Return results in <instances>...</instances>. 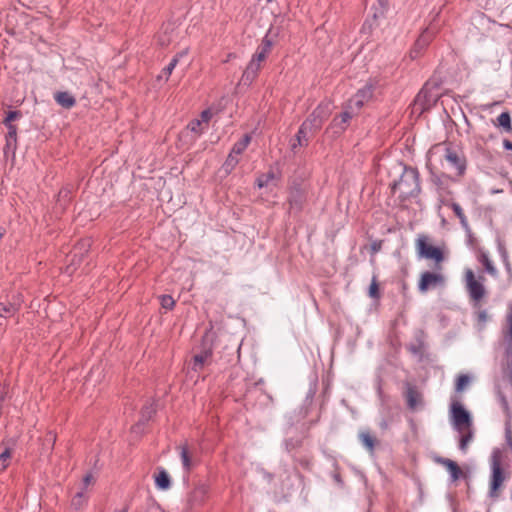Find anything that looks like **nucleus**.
Returning a JSON list of instances; mask_svg holds the SVG:
<instances>
[{
  "mask_svg": "<svg viewBox=\"0 0 512 512\" xmlns=\"http://www.w3.org/2000/svg\"><path fill=\"white\" fill-rule=\"evenodd\" d=\"M507 332L505 334V340L509 346V348H512V309L507 315Z\"/></svg>",
  "mask_w": 512,
  "mask_h": 512,
  "instance_id": "obj_35",
  "label": "nucleus"
},
{
  "mask_svg": "<svg viewBox=\"0 0 512 512\" xmlns=\"http://www.w3.org/2000/svg\"><path fill=\"white\" fill-rule=\"evenodd\" d=\"M381 247H382L381 241H375L371 244V252L373 254H375L381 250Z\"/></svg>",
  "mask_w": 512,
  "mask_h": 512,
  "instance_id": "obj_49",
  "label": "nucleus"
},
{
  "mask_svg": "<svg viewBox=\"0 0 512 512\" xmlns=\"http://www.w3.org/2000/svg\"><path fill=\"white\" fill-rule=\"evenodd\" d=\"M373 96V85L366 84L359 89L356 94L350 99V108L360 109L367 103Z\"/></svg>",
  "mask_w": 512,
  "mask_h": 512,
  "instance_id": "obj_11",
  "label": "nucleus"
},
{
  "mask_svg": "<svg viewBox=\"0 0 512 512\" xmlns=\"http://www.w3.org/2000/svg\"><path fill=\"white\" fill-rule=\"evenodd\" d=\"M95 479L92 475V473H87L84 477H83V488L82 490L85 491V489L92 483H94Z\"/></svg>",
  "mask_w": 512,
  "mask_h": 512,
  "instance_id": "obj_45",
  "label": "nucleus"
},
{
  "mask_svg": "<svg viewBox=\"0 0 512 512\" xmlns=\"http://www.w3.org/2000/svg\"><path fill=\"white\" fill-rule=\"evenodd\" d=\"M459 433V449L462 453H466L468 445L473 441L474 429L473 427L462 430Z\"/></svg>",
  "mask_w": 512,
  "mask_h": 512,
  "instance_id": "obj_23",
  "label": "nucleus"
},
{
  "mask_svg": "<svg viewBox=\"0 0 512 512\" xmlns=\"http://www.w3.org/2000/svg\"><path fill=\"white\" fill-rule=\"evenodd\" d=\"M332 112L331 103L328 101H322L310 114V116L304 121L309 123L308 126L314 131L321 129L323 123L329 118Z\"/></svg>",
  "mask_w": 512,
  "mask_h": 512,
  "instance_id": "obj_7",
  "label": "nucleus"
},
{
  "mask_svg": "<svg viewBox=\"0 0 512 512\" xmlns=\"http://www.w3.org/2000/svg\"><path fill=\"white\" fill-rule=\"evenodd\" d=\"M451 420L453 428L457 432L473 427L470 413L459 402L451 404Z\"/></svg>",
  "mask_w": 512,
  "mask_h": 512,
  "instance_id": "obj_6",
  "label": "nucleus"
},
{
  "mask_svg": "<svg viewBox=\"0 0 512 512\" xmlns=\"http://www.w3.org/2000/svg\"><path fill=\"white\" fill-rule=\"evenodd\" d=\"M478 261L484 266L485 271L491 276L497 275V269L490 260L489 254L485 250H480L478 255Z\"/></svg>",
  "mask_w": 512,
  "mask_h": 512,
  "instance_id": "obj_25",
  "label": "nucleus"
},
{
  "mask_svg": "<svg viewBox=\"0 0 512 512\" xmlns=\"http://www.w3.org/2000/svg\"><path fill=\"white\" fill-rule=\"evenodd\" d=\"M11 457V451L10 448L6 447L1 453H0V460L4 462L9 463V459Z\"/></svg>",
  "mask_w": 512,
  "mask_h": 512,
  "instance_id": "obj_46",
  "label": "nucleus"
},
{
  "mask_svg": "<svg viewBox=\"0 0 512 512\" xmlns=\"http://www.w3.org/2000/svg\"><path fill=\"white\" fill-rule=\"evenodd\" d=\"M298 146H299V145H298V143H297V140L295 139V141L291 143V149H292L293 151H295V150H296V148H297Z\"/></svg>",
  "mask_w": 512,
  "mask_h": 512,
  "instance_id": "obj_54",
  "label": "nucleus"
},
{
  "mask_svg": "<svg viewBox=\"0 0 512 512\" xmlns=\"http://www.w3.org/2000/svg\"><path fill=\"white\" fill-rule=\"evenodd\" d=\"M251 142V137L250 135L246 134L244 135L239 141H237L230 153H233L234 155L236 156H239L240 154H242L244 152V150L248 147V145L250 144Z\"/></svg>",
  "mask_w": 512,
  "mask_h": 512,
  "instance_id": "obj_29",
  "label": "nucleus"
},
{
  "mask_svg": "<svg viewBox=\"0 0 512 512\" xmlns=\"http://www.w3.org/2000/svg\"><path fill=\"white\" fill-rule=\"evenodd\" d=\"M435 101V97H432L425 85L415 98V106H418L421 110L429 109L432 102Z\"/></svg>",
  "mask_w": 512,
  "mask_h": 512,
  "instance_id": "obj_16",
  "label": "nucleus"
},
{
  "mask_svg": "<svg viewBox=\"0 0 512 512\" xmlns=\"http://www.w3.org/2000/svg\"><path fill=\"white\" fill-rule=\"evenodd\" d=\"M271 47L272 41L266 36L263 38L261 45L258 47L256 53L253 56L264 61L267 54L270 52Z\"/></svg>",
  "mask_w": 512,
  "mask_h": 512,
  "instance_id": "obj_28",
  "label": "nucleus"
},
{
  "mask_svg": "<svg viewBox=\"0 0 512 512\" xmlns=\"http://www.w3.org/2000/svg\"><path fill=\"white\" fill-rule=\"evenodd\" d=\"M155 485L159 490H168L171 487L170 476L164 468H159L155 476Z\"/></svg>",
  "mask_w": 512,
  "mask_h": 512,
  "instance_id": "obj_24",
  "label": "nucleus"
},
{
  "mask_svg": "<svg viewBox=\"0 0 512 512\" xmlns=\"http://www.w3.org/2000/svg\"><path fill=\"white\" fill-rule=\"evenodd\" d=\"M499 402L506 413H509V404L505 395L501 392L498 393Z\"/></svg>",
  "mask_w": 512,
  "mask_h": 512,
  "instance_id": "obj_44",
  "label": "nucleus"
},
{
  "mask_svg": "<svg viewBox=\"0 0 512 512\" xmlns=\"http://www.w3.org/2000/svg\"><path fill=\"white\" fill-rule=\"evenodd\" d=\"M156 407L154 402L147 403L141 411V417L139 422L133 427L134 431H138L143 425H145L155 414Z\"/></svg>",
  "mask_w": 512,
  "mask_h": 512,
  "instance_id": "obj_18",
  "label": "nucleus"
},
{
  "mask_svg": "<svg viewBox=\"0 0 512 512\" xmlns=\"http://www.w3.org/2000/svg\"><path fill=\"white\" fill-rule=\"evenodd\" d=\"M209 494V486L205 483L197 484L187 496V506L190 510L202 506Z\"/></svg>",
  "mask_w": 512,
  "mask_h": 512,
  "instance_id": "obj_9",
  "label": "nucleus"
},
{
  "mask_svg": "<svg viewBox=\"0 0 512 512\" xmlns=\"http://www.w3.org/2000/svg\"><path fill=\"white\" fill-rule=\"evenodd\" d=\"M274 178H275V174L272 170H270L266 174L261 175L257 179V186L259 188L266 187Z\"/></svg>",
  "mask_w": 512,
  "mask_h": 512,
  "instance_id": "obj_33",
  "label": "nucleus"
},
{
  "mask_svg": "<svg viewBox=\"0 0 512 512\" xmlns=\"http://www.w3.org/2000/svg\"><path fill=\"white\" fill-rule=\"evenodd\" d=\"M505 268H506V271H507L509 274H511V273H512V267H511V265H510V263H509V261H508L507 259H506V261H505Z\"/></svg>",
  "mask_w": 512,
  "mask_h": 512,
  "instance_id": "obj_51",
  "label": "nucleus"
},
{
  "mask_svg": "<svg viewBox=\"0 0 512 512\" xmlns=\"http://www.w3.org/2000/svg\"><path fill=\"white\" fill-rule=\"evenodd\" d=\"M416 250L418 256L421 258L432 259L436 263H440L444 260L441 249L430 245L428 236L424 234L418 235L416 239Z\"/></svg>",
  "mask_w": 512,
  "mask_h": 512,
  "instance_id": "obj_5",
  "label": "nucleus"
},
{
  "mask_svg": "<svg viewBox=\"0 0 512 512\" xmlns=\"http://www.w3.org/2000/svg\"><path fill=\"white\" fill-rule=\"evenodd\" d=\"M117 512H126V511H125V510H119V511H117Z\"/></svg>",
  "mask_w": 512,
  "mask_h": 512,
  "instance_id": "obj_60",
  "label": "nucleus"
},
{
  "mask_svg": "<svg viewBox=\"0 0 512 512\" xmlns=\"http://www.w3.org/2000/svg\"><path fill=\"white\" fill-rule=\"evenodd\" d=\"M54 99L61 107L66 109H70L76 104L74 96L66 91L55 93Z\"/></svg>",
  "mask_w": 512,
  "mask_h": 512,
  "instance_id": "obj_21",
  "label": "nucleus"
},
{
  "mask_svg": "<svg viewBox=\"0 0 512 512\" xmlns=\"http://www.w3.org/2000/svg\"><path fill=\"white\" fill-rule=\"evenodd\" d=\"M352 118V114L349 111H344L340 114V122L341 124H346Z\"/></svg>",
  "mask_w": 512,
  "mask_h": 512,
  "instance_id": "obj_48",
  "label": "nucleus"
},
{
  "mask_svg": "<svg viewBox=\"0 0 512 512\" xmlns=\"http://www.w3.org/2000/svg\"><path fill=\"white\" fill-rule=\"evenodd\" d=\"M504 434H505L506 444H507L508 448L510 449V451L512 452V427H511L510 422L505 423Z\"/></svg>",
  "mask_w": 512,
  "mask_h": 512,
  "instance_id": "obj_40",
  "label": "nucleus"
},
{
  "mask_svg": "<svg viewBox=\"0 0 512 512\" xmlns=\"http://www.w3.org/2000/svg\"><path fill=\"white\" fill-rule=\"evenodd\" d=\"M202 125H203V124H202V121H200L199 119H194V120H192V121L188 124L187 128H188L191 132H194V133H196V134H198V135H199V134H201V133H202V131H203V127H202Z\"/></svg>",
  "mask_w": 512,
  "mask_h": 512,
  "instance_id": "obj_39",
  "label": "nucleus"
},
{
  "mask_svg": "<svg viewBox=\"0 0 512 512\" xmlns=\"http://www.w3.org/2000/svg\"><path fill=\"white\" fill-rule=\"evenodd\" d=\"M238 163V156L234 155L233 153H229L226 161L223 164V169L225 170V172L230 173Z\"/></svg>",
  "mask_w": 512,
  "mask_h": 512,
  "instance_id": "obj_32",
  "label": "nucleus"
},
{
  "mask_svg": "<svg viewBox=\"0 0 512 512\" xmlns=\"http://www.w3.org/2000/svg\"><path fill=\"white\" fill-rule=\"evenodd\" d=\"M497 123L505 132L510 133L512 131L511 117L508 112H502L497 117Z\"/></svg>",
  "mask_w": 512,
  "mask_h": 512,
  "instance_id": "obj_31",
  "label": "nucleus"
},
{
  "mask_svg": "<svg viewBox=\"0 0 512 512\" xmlns=\"http://www.w3.org/2000/svg\"><path fill=\"white\" fill-rule=\"evenodd\" d=\"M383 0H380V2H382Z\"/></svg>",
  "mask_w": 512,
  "mask_h": 512,
  "instance_id": "obj_61",
  "label": "nucleus"
},
{
  "mask_svg": "<svg viewBox=\"0 0 512 512\" xmlns=\"http://www.w3.org/2000/svg\"><path fill=\"white\" fill-rule=\"evenodd\" d=\"M465 287L470 299L474 303H479L486 296V288L484 286L485 277L475 275L472 269H466L464 275Z\"/></svg>",
  "mask_w": 512,
  "mask_h": 512,
  "instance_id": "obj_3",
  "label": "nucleus"
},
{
  "mask_svg": "<svg viewBox=\"0 0 512 512\" xmlns=\"http://www.w3.org/2000/svg\"><path fill=\"white\" fill-rule=\"evenodd\" d=\"M434 31L430 28L425 29L422 34L415 41L413 48L410 51V57L415 59L419 57L422 51L429 45L432 40Z\"/></svg>",
  "mask_w": 512,
  "mask_h": 512,
  "instance_id": "obj_13",
  "label": "nucleus"
},
{
  "mask_svg": "<svg viewBox=\"0 0 512 512\" xmlns=\"http://www.w3.org/2000/svg\"><path fill=\"white\" fill-rule=\"evenodd\" d=\"M503 147L506 150H511L512 151V142L507 140V139L503 140Z\"/></svg>",
  "mask_w": 512,
  "mask_h": 512,
  "instance_id": "obj_50",
  "label": "nucleus"
},
{
  "mask_svg": "<svg viewBox=\"0 0 512 512\" xmlns=\"http://www.w3.org/2000/svg\"><path fill=\"white\" fill-rule=\"evenodd\" d=\"M407 406L411 410L417 409L422 403L421 394L414 388L409 386L406 392Z\"/></svg>",
  "mask_w": 512,
  "mask_h": 512,
  "instance_id": "obj_22",
  "label": "nucleus"
},
{
  "mask_svg": "<svg viewBox=\"0 0 512 512\" xmlns=\"http://www.w3.org/2000/svg\"><path fill=\"white\" fill-rule=\"evenodd\" d=\"M8 466V462H4L0 460V471H4Z\"/></svg>",
  "mask_w": 512,
  "mask_h": 512,
  "instance_id": "obj_52",
  "label": "nucleus"
},
{
  "mask_svg": "<svg viewBox=\"0 0 512 512\" xmlns=\"http://www.w3.org/2000/svg\"><path fill=\"white\" fill-rule=\"evenodd\" d=\"M160 303H161V306L167 310L173 309V307L175 305V301H174L173 297L170 295H162L160 297Z\"/></svg>",
  "mask_w": 512,
  "mask_h": 512,
  "instance_id": "obj_38",
  "label": "nucleus"
},
{
  "mask_svg": "<svg viewBox=\"0 0 512 512\" xmlns=\"http://www.w3.org/2000/svg\"><path fill=\"white\" fill-rule=\"evenodd\" d=\"M479 317H480L481 319H485V317H486V312H485V311H482V312L479 314Z\"/></svg>",
  "mask_w": 512,
  "mask_h": 512,
  "instance_id": "obj_56",
  "label": "nucleus"
},
{
  "mask_svg": "<svg viewBox=\"0 0 512 512\" xmlns=\"http://www.w3.org/2000/svg\"><path fill=\"white\" fill-rule=\"evenodd\" d=\"M308 124L309 123L303 122L296 134V140L299 146H307L309 141L308 134L311 132H315L308 126Z\"/></svg>",
  "mask_w": 512,
  "mask_h": 512,
  "instance_id": "obj_27",
  "label": "nucleus"
},
{
  "mask_svg": "<svg viewBox=\"0 0 512 512\" xmlns=\"http://www.w3.org/2000/svg\"><path fill=\"white\" fill-rule=\"evenodd\" d=\"M380 426H381V428L385 429V428H387V423L385 421H382Z\"/></svg>",
  "mask_w": 512,
  "mask_h": 512,
  "instance_id": "obj_57",
  "label": "nucleus"
},
{
  "mask_svg": "<svg viewBox=\"0 0 512 512\" xmlns=\"http://www.w3.org/2000/svg\"><path fill=\"white\" fill-rule=\"evenodd\" d=\"M20 111H9L3 121L5 126H8L9 124H13L12 122L16 119H19L21 117Z\"/></svg>",
  "mask_w": 512,
  "mask_h": 512,
  "instance_id": "obj_41",
  "label": "nucleus"
},
{
  "mask_svg": "<svg viewBox=\"0 0 512 512\" xmlns=\"http://www.w3.org/2000/svg\"><path fill=\"white\" fill-rule=\"evenodd\" d=\"M169 42V39L165 40V39H160V43L161 45H166L167 43Z\"/></svg>",
  "mask_w": 512,
  "mask_h": 512,
  "instance_id": "obj_55",
  "label": "nucleus"
},
{
  "mask_svg": "<svg viewBox=\"0 0 512 512\" xmlns=\"http://www.w3.org/2000/svg\"><path fill=\"white\" fill-rule=\"evenodd\" d=\"M443 158L449 164L450 168L455 171L457 176H463L466 172L467 162L464 153L451 145H444Z\"/></svg>",
  "mask_w": 512,
  "mask_h": 512,
  "instance_id": "obj_4",
  "label": "nucleus"
},
{
  "mask_svg": "<svg viewBox=\"0 0 512 512\" xmlns=\"http://www.w3.org/2000/svg\"><path fill=\"white\" fill-rule=\"evenodd\" d=\"M334 480L339 483V484H342V480H341V477L339 474H335L334 475Z\"/></svg>",
  "mask_w": 512,
  "mask_h": 512,
  "instance_id": "obj_53",
  "label": "nucleus"
},
{
  "mask_svg": "<svg viewBox=\"0 0 512 512\" xmlns=\"http://www.w3.org/2000/svg\"><path fill=\"white\" fill-rule=\"evenodd\" d=\"M359 439L361 443L367 448L368 451H370L371 453L374 451L376 439L368 431L360 432Z\"/></svg>",
  "mask_w": 512,
  "mask_h": 512,
  "instance_id": "obj_30",
  "label": "nucleus"
},
{
  "mask_svg": "<svg viewBox=\"0 0 512 512\" xmlns=\"http://www.w3.org/2000/svg\"><path fill=\"white\" fill-rule=\"evenodd\" d=\"M18 308L14 304H4L0 303V326H4L6 320L12 316H14L17 312Z\"/></svg>",
  "mask_w": 512,
  "mask_h": 512,
  "instance_id": "obj_26",
  "label": "nucleus"
},
{
  "mask_svg": "<svg viewBox=\"0 0 512 512\" xmlns=\"http://www.w3.org/2000/svg\"><path fill=\"white\" fill-rule=\"evenodd\" d=\"M470 382V378L468 375L462 374L457 378L455 390L456 392H461L466 385Z\"/></svg>",
  "mask_w": 512,
  "mask_h": 512,
  "instance_id": "obj_36",
  "label": "nucleus"
},
{
  "mask_svg": "<svg viewBox=\"0 0 512 512\" xmlns=\"http://www.w3.org/2000/svg\"><path fill=\"white\" fill-rule=\"evenodd\" d=\"M186 55H187L186 50H183V51L177 53L172 58V60L169 62V64L163 68L161 74L158 76V79H164L165 81H167L169 79L170 75L172 74L173 70L177 66L179 60Z\"/></svg>",
  "mask_w": 512,
  "mask_h": 512,
  "instance_id": "obj_20",
  "label": "nucleus"
},
{
  "mask_svg": "<svg viewBox=\"0 0 512 512\" xmlns=\"http://www.w3.org/2000/svg\"><path fill=\"white\" fill-rule=\"evenodd\" d=\"M212 358V350L206 349L193 357L192 369L199 372L202 368L210 362Z\"/></svg>",
  "mask_w": 512,
  "mask_h": 512,
  "instance_id": "obj_17",
  "label": "nucleus"
},
{
  "mask_svg": "<svg viewBox=\"0 0 512 512\" xmlns=\"http://www.w3.org/2000/svg\"><path fill=\"white\" fill-rule=\"evenodd\" d=\"M305 201H306L305 192L299 187L292 188L289 192V197H288L289 213L290 214L300 213L303 209Z\"/></svg>",
  "mask_w": 512,
  "mask_h": 512,
  "instance_id": "obj_10",
  "label": "nucleus"
},
{
  "mask_svg": "<svg viewBox=\"0 0 512 512\" xmlns=\"http://www.w3.org/2000/svg\"><path fill=\"white\" fill-rule=\"evenodd\" d=\"M179 456L181 459L182 467L185 473H190V471L196 466V460L194 457V453L186 446L179 447Z\"/></svg>",
  "mask_w": 512,
  "mask_h": 512,
  "instance_id": "obj_14",
  "label": "nucleus"
},
{
  "mask_svg": "<svg viewBox=\"0 0 512 512\" xmlns=\"http://www.w3.org/2000/svg\"><path fill=\"white\" fill-rule=\"evenodd\" d=\"M17 149V138H5V146H4V153L7 154L11 152L12 154L15 153Z\"/></svg>",
  "mask_w": 512,
  "mask_h": 512,
  "instance_id": "obj_37",
  "label": "nucleus"
},
{
  "mask_svg": "<svg viewBox=\"0 0 512 512\" xmlns=\"http://www.w3.org/2000/svg\"><path fill=\"white\" fill-rule=\"evenodd\" d=\"M441 204L450 207L459 219L461 227L465 230V232L471 234V228L462 207L458 203L448 200H441Z\"/></svg>",
  "mask_w": 512,
  "mask_h": 512,
  "instance_id": "obj_15",
  "label": "nucleus"
},
{
  "mask_svg": "<svg viewBox=\"0 0 512 512\" xmlns=\"http://www.w3.org/2000/svg\"><path fill=\"white\" fill-rule=\"evenodd\" d=\"M369 296L372 297V298H379L380 297L379 289H378V284H377V281H376L375 277L372 279V282H371L370 287H369Z\"/></svg>",
  "mask_w": 512,
  "mask_h": 512,
  "instance_id": "obj_42",
  "label": "nucleus"
},
{
  "mask_svg": "<svg viewBox=\"0 0 512 512\" xmlns=\"http://www.w3.org/2000/svg\"><path fill=\"white\" fill-rule=\"evenodd\" d=\"M394 193L398 192L402 200L417 197L421 192L417 168L404 166L400 179L393 183Z\"/></svg>",
  "mask_w": 512,
  "mask_h": 512,
  "instance_id": "obj_1",
  "label": "nucleus"
},
{
  "mask_svg": "<svg viewBox=\"0 0 512 512\" xmlns=\"http://www.w3.org/2000/svg\"><path fill=\"white\" fill-rule=\"evenodd\" d=\"M211 116H212V113L210 110H204L201 113V119H199V120L202 121V124L205 123L207 125V123L211 119Z\"/></svg>",
  "mask_w": 512,
  "mask_h": 512,
  "instance_id": "obj_47",
  "label": "nucleus"
},
{
  "mask_svg": "<svg viewBox=\"0 0 512 512\" xmlns=\"http://www.w3.org/2000/svg\"><path fill=\"white\" fill-rule=\"evenodd\" d=\"M87 502V497L85 496V491L81 490L75 494L72 499V505L75 508H80Z\"/></svg>",
  "mask_w": 512,
  "mask_h": 512,
  "instance_id": "obj_34",
  "label": "nucleus"
},
{
  "mask_svg": "<svg viewBox=\"0 0 512 512\" xmlns=\"http://www.w3.org/2000/svg\"><path fill=\"white\" fill-rule=\"evenodd\" d=\"M7 128V134L5 138H17V127L14 124H9L8 126H5Z\"/></svg>",
  "mask_w": 512,
  "mask_h": 512,
  "instance_id": "obj_43",
  "label": "nucleus"
},
{
  "mask_svg": "<svg viewBox=\"0 0 512 512\" xmlns=\"http://www.w3.org/2000/svg\"><path fill=\"white\" fill-rule=\"evenodd\" d=\"M438 462L447 468L451 481H457L462 476V471L455 461L448 458H439Z\"/></svg>",
  "mask_w": 512,
  "mask_h": 512,
  "instance_id": "obj_19",
  "label": "nucleus"
},
{
  "mask_svg": "<svg viewBox=\"0 0 512 512\" xmlns=\"http://www.w3.org/2000/svg\"><path fill=\"white\" fill-rule=\"evenodd\" d=\"M445 284V277L441 273L425 271L421 274L418 282V289L426 293L431 288L441 287Z\"/></svg>",
  "mask_w": 512,
  "mask_h": 512,
  "instance_id": "obj_8",
  "label": "nucleus"
},
{
  "mask_svg": "<svg viewBox=\"0 0 512 512\" xmlns=\"http://www.w3.org/2000/svg\"><path fill=\"white\" fill-rule=\"evenodd\" d=\"M50 439L52 440V442L54 443L55 442V436L50 434Z\"/></svg>",
  "mask_w": 512,
  "mask_h": 512,
  "instance_id": "obj_58",
  "label": "nucleus"
},
{
  "mask_svg": "<svg viewBox=\"0 0 512 512\" xmlns=\"http://www.w3.org/2000/svg\"><path fill=\"white\" fill-rule=\"evenodd\" d=\"M335 125H337V118L333 119Z\"/></svg>",
  "mask_w": 512,
  "mask_h": 512,
  "instance_id": "obj_59",
  "label": "nucleus"
},
{
  "mask_svg": "<svg viewBox=\"0 0 512 512\" xmlns=\"http://www.w3.org/2000/svg\"><path fill=\"white\" fill-rule=\"evenodd\" d=\"M490 482H489V496L497 497L498 492L503 486L505 480L508 478V472L504 469V452L500 448L492 450L490 460Z\"/></svg>",
  "mask_w": 512,
  "mask_h": 512,
  "instance_id": "obj_2",
  "label": "nucleus"
},
{
  "mask_svg": "<svg viewBox=\"0 0 512 512\" xmlns=\"http://www.w3.org/2000/svg\"><path fill=\"white\" fill-rule=\"evenodd\" d=\"M262 62V60L253 56L250 62L248 63L246 69L244 70L239 84L245 86L251 85V83L255 80V78L258 75V71L260 69Z\"/></svg>",
  "mask_w": 512,
  "mask_h": 512,
  "instance_id": "obj_12",
  "label": "nucleus"
}]
</instances>
